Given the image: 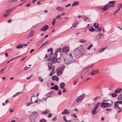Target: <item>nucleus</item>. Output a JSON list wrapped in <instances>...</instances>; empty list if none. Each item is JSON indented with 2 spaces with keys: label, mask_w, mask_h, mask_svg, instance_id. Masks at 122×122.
I'll use <instances>...</instances> for the list:
<instances>
[{
  "label": "nucleus",
  "mask_w": 122,
  "mask_h": 122,
  "mask_svg": "<svg viewBox=\"0 0 122 122\" xmlns=\"http://www.w3.org/2000/svg\"><path fill=\"white\" fill-rule=\"evenodd\" d=\"M56 9L57 11H63L65 10V9L61 6L57 7L56 8Z\"/></svg>",
  "instance_id": "obj_13"
},
{
  "label": "nucleus",
  "mask_w": 122,
  "mask_h": 122,
  "mask_svg": "<svg viewBox=\"0 0 122 122\" xmlns=\"http://www.w3.org/2000/svg\"><path fill=\"white\" fill-rule=\"evenodd\" d=\"M78 79H77L74 81L73 85H75L76 84L77 82L78 81Z\"/></svg>",
  "instance_id": "obj_41"
},
{
  "label": "nucleus",
  "mask_w": 122,
  "mask_h": 122,
  "mask_svg": "<svg viewBox=\"0 0 122 122\" xmlns=\"http://www.w3.org/2000/svg\"><path fill=\"white\" fill-rule=\"evenodd\" d=\"M110 104L106 102H102L100 104V106L102 108H106L110 107Z\"/></svg>",
  "instance_id": "obj_8"
},
{
  "label": "nucleus",
  "mask_w": 122,
  "mask_h": 122,
  "mask_svg": "<svg viewBox=\"0 0 122 122\" xmlns=\"http://www.w3.org/2000/svg\"><path fill=\"white\" fill-rule=\"evenodd\" d=\"M51 89H54L55 90L57 91L58 89V86L55 85L54 87H51Z\"/></svg>",
  "instance_id": "obj_19"
},
{
  "label": "nucleus",
  "mask_w": 122,
  "mask_h": 122,
  "mask_svg": "<svg viewBox=\"0 0 122 122\" xmlns=\"http://www.w3.org/2000/svg\"><path fill=\"white\" fill-rule=\"evenodd\" d=\"M106 110L107 111H112V110L111 109L107 108V109H106Z\"/></svg>",
  "instance_id": "obj_53"
},
{
  "label": "nucleus",
  "mask_w": 122,
  "mask_h": 122,
  "mask_svg": "<svg viewBox=\"0 0 122 122\" xmlns=\"http://www.w3.org/2000/svg\"><path fill=\"white\" fill-rule=\"evenodd\" d=\"M35 31L34 30L31 31L29 33L27 34V37L28 38H29L34 35Z\"/></svg>",
  "instance_id": "obj_10"
},
{
  "label": "nucleus",
  "mask_w": 122,
  "mask_h": 122,
  "mask_svg": "<svg viewBox=\"0 0 122 122\" xmlns=\"http://www.w3.org/2000/svg\"><path fill=\"white\" fill-rule=\"evenodd\" d=\"M110 6L109 5L107 4V5L104 6V7L102 8L101 9L104 11H106L108 10L109 8H110L109 7Z\"/></svg>",
  "instance_id": "obj_11"
},
{
  "label": "nucleus",
  "mask_w": 122,
  "mask_h": 122,
  "mask_svg": "<svg viewBox=\"0 0 122 122\" xmlns=\"http://www.w3.org/2000/svg\"><path fill=\"white\" fill-rule=\"evenodd\" d=\"M70 58V59H69V64L73 63L75 61V60L73 58Z\"/></svg>",
  "instance_id": "obj_25"
},
{
  "label": "nucleus",
  "mask_w": 122,
  "mask_h": 122,
  "mask_svg": "<svg viewBox=\"0 0 122 122\" xmlns=\"http://www.w3.org/2000/svg\"><path fill=\"white\" fill-rule=\"evenodd\" d=\"M63 119L64 120V121L66 122H67L68 121H67V120L66 119V116L65 115H64L63 117Z\"/></svg>",
  "instance_id": "obj_43"
},
{
  "label": "nucleus",
  "mask_w": 122,
  "mask_h": 122,
  "mask_svg": "<svg viewBox=\"0 0 122 122\" xmlns=\"http://www.w3.org/2000/svg\"><path fill=\"white\" fill-rule=\"evenodd\" d=\"M73 52H76L75 56H76L77 57H79L85 53L84 49L81 46L76 48Z\"/></svg>",
  "instance_id": "obj_2"
},
{
  "label": "nucleus",
  "mask_w": 122,
  "mask_h": 122,
  "mask_svg": "<svg viewBox=\"0 0 122 122\" xmlns=\"http://www.w3.org/2000/svg\"><path fill=\"white\" fill-rule=\"evenodd\" d=\"M98 71L97 70H94L92 71L91 73L92 75H94L95 74L98 72Z\"/></svg>",
  "instance_id": "obj_23"
},
{
  "label": "nucleus",
  "mask_w": 122,
  "mask_h": 122,
  "mask_svg": "<svg viewBox=\"0 0 122 122\" xmlns=\"http://www.w3.org/2000/svg\"><path fill=\"white\" fill-rule=\"evenodd\" d=\"M52 79L53 80L56 81H59L58 77L56 76H53L52 77Z\"/></svg>",
  "instance_id": "obj_16"
},
{
  "label": "nucleus",
  "mask_w": 122,
  "mask_h": 122,
  "mask_svg": "<svg viewBox=\"0 0 122 122\" xmlns=\"http://www.w3.org/2000/svg\"><path fill=\"white\" fill-rule=\"evenodd\" d=\"M115 108L118 110L119 109L122 108V101H121L115 102L114 103Z\"/></svg>",
  "instance_id": "obj_5"
},
{
  "label": "nucleus",
  "mask_w": 122,
  "mask_h": 122,
  "mask_svg": "<svg viewBox=\"0 0 122 122\" xmlns=\"http://www.w3.org/2000/svg\"><path fill=\"white\" fill-rule=\"evenodd\" d=\"M5 68H4L2 70H1L0 71V74H1L2 73L3 71H4V70H5Z\"/></svg>",
  "instance_id": "obj_56"
},
{
  "label": "nucleus",
  "mask_w": 122,
  "mask_h": 122,
  "mask_svg": "<svg viewBox=\"0 0 122 122\" xmlns=\"http://www.w3.org/2000/svg\"><path fill=\"white\" fill-rule=\"evenodd\" d=\"M55 72L53 71H52L49 74V75L50 76H51Z\"/></svg>",
  "instance_id": "obj_48"
},
{
  "label": "nucleus",
  "mask_w": 122,
  "mask_h": 122,
  "mask_svg": "<svg viewBox=\"0 0 122 122\" xmlns=\"http://www.w3.org/2000/svg\"><path fill=\"white\" fill-rule=\"evenodd\" d=\"M39 80L41 81V82H43L44 81V79L42 78L41 76H39L38 78Z\"/></svg>",
  "instance_id": "obj_35"
},
{
  "label": "nucleus",
  "mask_w": 122,
  "mask_h": 122,
  "mask_svg": "<svg viewBox=\"0 0 122 122\" xmlns=\"http://www.w3.org/2000/svg\"><path fill=\"white\" fill-rule=\"evenodd\" d=\"M93 26L96 28H98V24L97 23H95L93 24Z\"/></svg>",
  "instance_id": "obj_28"
},
{
  "label": "nucleus",
  "mask_w": 122,
  "mask_h": 122,
  "mask_svg": "<svg viewBox=\"0 0 122 122\" xmlns=\"http://www.w3.org/2000/svg\"><path fill=\"white\" fill-rule=\"evenodd\" d=\"M89 18L88 17H87L86 16H84L83 19L84 20H86L87 19H89Z\"/></svg>",
  "instance_id": "obj_47"
},
{
  "label": "nucleus",
  "mask_w": 122,
  "mask_h": 122,
  "mask_svg": "<svg viewBox=\"0 0 122 122\" xmlns=\"http://www.w3.org/2000/svg\"><path fill=\"white\" fill-rule=\"evenodd\" d=\"M41 1H40V0L39 1H37V4L38 5H40L41 4Z\"/></svg>",
  "instance_id": "obj_60"
},
{
  "label": "nucleus",
  "mask_w": 122,
  "mask_h": 122,
  "mask_svg": "<svg viewBox=\"0 0 122 122\" xmlns=\"http://www.w3.org/2000/svg\"><path fill=\"white\" fill-rule=\"evenodd\" d=\"M69 113V111L67 109H65L61 112L62 114H68Z\"/></svg>",
  "instance_id": "obj_20"
},
{
  "label": "nucleus",
  "mask_w": 122,
  "mask_h": 122,
  "mask_svg": "<svg viewBox=\"0 0 122 122\" xmlns=\"http://www.w3.org/2000/svg\"><path fill=\"white\" fill-rule=\"evenodd\" d=\"M52 115V114L51 113H50L48 114L47 117L49 118L51 117Z\"/></svg>",
  "instance_id": "obj_46"
},
{
  "label": "nucleus",
  "mask_w": 122,
  "mask_h": 122,
  "mask_svg": "<svg viewBox=\"0 0 122 122\" xmlns=\"http://www.w3.org/2000/svg\"><path fill=\"white\" fill-rule=\"evenodd\" d=\"M28 69V67L25 66L24 68V70H26Z\"/></svg>",
  "instance_id": "obj_63"
},
{
  "label": "nucleus",
  "mask_w": 122,
  "mask_h": 122,
  "mask_svg": "<svg viewBox=\"0 0 122 122\" xmlns=\"http://www.w3.org/2000/svg\"><path fill=\"white\" fill-rule=\"evenodd\" d=\"M14 111V110L12 109H10V112H13Z\"/></svg>",
  "instance_id": "obj_64"
},
{
  "label": "nucleus",
  "mask_w": 122,
  "mask_h": 122,
  "mask_svg": "<svg viewBox=\"0 0 122 122\" xmlns=\"http://www.w3.org/2000/svg\"><path fill=\"white\" fill-rule=\"evenodd\" d=\"M100 97V96H97L96 97H95L94 99H93V101H94L96 100L98 98Z\"/></svg>",
  "instance_id": "obj_45"
},
{
  "label": "nucleus",
  "mask_w": 122,
  "mask_h": 122,
  "mask_svg": "<svg viewBox=\"0 0 122 122\" xmlns=\"http://www.w3.org/2000/svg\"><path fill=\"white\" fill-rule=\"evenodd\" d=\"M31 5V4H27L26 5V6L27 7H29V6H30Z\"/></svg>",
  "instance_id": "obj_61"
},
{
  "label": "nucleus",
  "mask_w": 122,
  "mask_h": 122,
  "mask_svg": "<svg viewBox=\"0 0 122 122\" xmlns=\"http://www.w3.org/2000/svg\"><path fill=\"white\" fill-rule=\"evenodd\" d=\"M98 29L97 30V31H100V32H101L102 31V29L101 28H100V27L98 28Z\"/></svg>",
  "instance_id": "obj_52"
},
{
  "label": "nucleus",
  "mask_w": 122,
  "mask_h": 122,
  "mask_svg": "<svg viewBox=\"0 0 122 122\" xmlns=\"http://www.w3.org/2000/svg\"><path fill=\"white\" fill-rule=\"evenodd\" d=\"M58 93L59 95H61L62 94L61 91L60 90H59L58 91Z\"/></svg>",
  "instance_id": "obj_51"
},
{
  "label": "nucleus",
  "mask_w": 122,
  "mask_h": 122,
  "mask_svg": "<svg viewBox=\"0 0 122 122\" xmlns=\"http://www.w3.org/2000/svg\"><path fill=\"white\" fill-rule=\"evenodd\" d=\"M49 111L47 109H46V111L42 112H41V113L43 115H46L48 113H49Z\"/></svg>",
  "instance_id": "obj_26"
},
{
  "label": "nucleus",
  "mask_w": 122,
  "mask_h": 122,
  "mask_svg": "<svg viewBox=\"0 0 122 122\" xmlns=\"http://www.w3.org/2000/svg\"><path fill=\"white\" fill-rule=\"evenodd\" d=\"M108 102L107 103H108L110 104V107H111L113 105V104H112V101L110 100H108Z\"/></svg>",
  "instance_id": "obj_31"
},
{
  "label": "nucleus",
  "mask_w": 122,
  "mask_h": 122,
  "mask_svg": "<svg viewBox=\"0 0 122 122\" xmlns=\"http://www.w3.org/2000/svg\"><path fill=\"white\" fill-rule=\"evenodd\" d=\"M61 14L60 15H57L56 17V18H59V17H61Z\"/></svg>",
  "instance_id": "obj_57"
},
{
  "label": "nucleus",
  "mask_w": 122,
  "mask_h": 122,
  "mask_svg": "<svg viewBox=\"0 0 122 122\" xmlns=\"http://www.w3.org/2000/svg\"><path fill=\"white\" fill-rule=\"evenodd\" d=\"M56 73L58 76H60L62 73L63 71L60 67H58L56 69Z\"/></svg>",
  "instance_id": "obj_9"
},
{
  "label": "nucleus",
  "mask_w": 122,
  "mask_h": 122,
  "mask_svg": "<svg viewBox=\"0 0 122 122\" xmlns=\"http://www.w3.org/2000/svg\"><path fill=\"white\" fill-rule=\"evenodd\" d=\"M85 95L83 94L78 97L76 99V101L77 103H78L80 101V102L85 97Z\"/></svg>",
  "instance_id": "obj_7"
},
{
  "label": "nucleus",
  "mask_w": 122,
  "mask_h": 122,
  "mask_svg": "<svg viewBox=\"0 0 122 122\" xmlns=\"http://www.w3.org/2000/svg\"><path fill=\"white\" fill-rule=\"evenodd\" d=\"M121 90L122 88H118L117 90H115L114 92L116 93H119L121 92Z\"/></svg>",
  "instance_id": "obj_22"
},
{
  "label": "nucleus",
  "mask_w": 122,
  "mask_h": 122,
  "mask_svg": "<svg viewBox=\"0 0 122 122\" xmlns=\"http://www.w3.org/2000/svg\"><path fill=\"white\" fill-rule=\"evenodd\" d=\"M68 51L69 49L68 47H64L62 49H61L60 48L56 49V52H59V53H60L61 54V52H63L64 53H66Z\"/></svg>",
  "instance_id": "obj_4"
},
{
  "label": "nucleus",
  "mask_w": 122,
  "mask_h": 122,
  "mask_svg": "<svg viewBox=\"0 0 122 122\" xmlns=\"http://www.w3.org/2000/svg\"><path fill=\"white\" fill-rule=\"evenodd\" d=\"M92 46V45L90 44L87 48V49L88 50H90Z\"/></svg>",
  "instance_id": "obj_38"
},
{
  "label": "nucleus",
  "mask_w": 122,
  "mask_h": 122,
  "mask_svg": "<svg viewBox=\"0 0 122 122\" xmlns=\"http://www.w3.org/2000/svg\"><path fill=\"white\" fill-rule=\"evenodd\" d=\"M47 51L48 52H49L50 51H51L50 54V55H51H51L53 53V50L51 48H49L47 50Z\"/></svg>",
  "instance_id": "obj_30"
},
{
  "label": "nucleus",
  "mask_w": 122,
  "mask_h": 122,
  "mask_svg": "<svg viewBox=\"0 0 122 122\" xmlns=\"http://www.w3.org/2000/svg\"><path fill=\"white\" fill-rule=\"evenodd\" d=\"M23 46L22 45H20L18 46H16V48L17 49H19L20 48H22L23 47Z\"/></svg>",
  "instance_id": "obj_39"
},
{
  "label": "nucleus",
  "mask_w": 122,
  "mask_h": 122,
  "mask_svg": "<svg viewBox=\"0 0 122 122\" xmlns=\"http://www.w3.org/2000/svg\"><path fill=\"white\" fill-rule=\"evenodd\" d=\"M106 47L104 48H102L100 49L99 51V53H101L103 51H104L106 49Z\"/></svg>",
  "instance_id": "obj_29"
},
{
  "label": "nucleus",
  "mask_w": 122,
  "mask_h": 122,
  "mask_svg": "<svg viewBox=\"0 0 122 122\" xmlns=\"http://www.w3.org/2000/svg\"><path fill=\"white\" fill-rule=\"evenodd\" d=\"M86 42L85 40H84L83 39H81L79 41V42L81 43H85Z\"/></svg>",
  "instance_id": "obj_42"
},
{
  "label": "nucleus",
  "mask_w": 122,
  "mask_h": 122,
  "mask_svg": "<svg viewBox=\"0 0 122 122\" xmlns=\"http://www.w3.org/2000/svg\"><path fill=\"white\" fill-rule=\"evenodd\" d=\"M12 21V20L10 19L9 20H8V23H10Z\"/></svg>",
  "instance_id": "obj_62"
},
{
  "label": "nucleus",
  "mask_w": 122,
  "mask_h": 122,
  "mask_svg": "<svg viewBox=\"0 0 122 122\" xmlns=\"http://www.w3.org/2000/svg\"><path fill=\"white\" fill-rule=\"evenodd\" d=\"M48 41H47L45 42L41 46V47L39 49H40L41 48L43 47L44 46H46L47 45L48 43Z\"/></svg>",
  "instance_id": "obj_24"
},
{
  "label": "nucleus",
  "mask_w": 122,
  "mask_h": 122,
  "mask_svg": "<svg viewBox=\"0 0 122 122\" xmlns=\"http://www.w3.org/2000/svg\"><path fill=\"white\" fill-rule=\"evenodd\" d=\"M56 117H53L52 118V121L53 122L55 121L56 120Z\"/></svg>",
  "instance_id": "obj_50"
},
{
  "label": "nucleus",
  "mask_w": 122,
  "mask_h": 122,
  "mask_svg": "<svg viewBox=\"0 0 122 122\" xmlns=\"http://www.w3.org/2000/svg\"><path fill=\"white\" fill-rule=\"evenodd\" d=\"M88 30L89 31L91 32H93L95 31V29L93 28L92 27H89L88 28Z\"/></svg>",
  "instance_id": "obj_27"
},
{
  "label": "nucleus",
  "mask_w": 122,
  "mask_h": 122,
  "mask_svg": "<svg viewBox=\"0 0 122 122\" xmlns=\"http://www.w3.org/2000/svg\"><path fill=\"white\" fill-rule=\"evenodd\" d=\"M88 69L87 67V68H86L83 71L82 73H85L86 72L88 71Z\"/></svg>",
  "instance_id": "obj_44"
},
{
  "label": "nucleus",
  "mask_w": 122,
  "mask_h": 122,
  "mask_svg": "<svg viewBox=\"0 0 122 122\" xmlns=\"http://www.w3.org/2000/svg\"><path fill=\"white\" fill-rule=\"evenodd\" d=\"M38 114L36 112H34L30 114L29 118L31 121V122H35L36 121V117Z\"/></svg>",
  "instance_id": "obj_3"
},
{
  "label": "nucleus",
  "mask_w": 122,
  "mask_h": 122,
  "mask_svg": "<svg viewBox=\"0 0 122 122\" xmlns=\"http://www.w3.org/2000/svg\"><path fill=\"white\" fill-rule=\"evenodd\" d=\"M21 92H17V93L15 94L14 95H13V96H12V97H14L16 95H17V94H19V93H21Z\"/></svg>",
  "instance_id": "obj_59"
},
{
  "label": "nucleus",
  "mask_w": 122,
  "mask_h": 122,
  "mask_svg": "<svg viewBox=\"0 0 122 122\" xmlns=\"http://www.w3.org/2000/svg\"><path fill=\"white\" fill-rule=\"evenodd\" d=\"M111 95L112 97H115L117 95V94L114 93H111Z\"/></svg>",
  "instance_id": "obj_37"
},
{
  "label": "nucleus",
  "mask_w": 122,
  "mask_h": 122,
  "mask_svg": "<svg viewBox=\"0 0 122 122\" xmlns=\"http://www.w3.org/2000/svg\"><path fill=\"white\" fill-rule=\"evenodd\" d=\"M39 122H46V120L45 119H41Z\"/></svg>",
  "instance_id": "obj_40"
},
{
  "label": "nucleus",
  "mask_w": 122,
  "mask_h": 122,
  "mask_svg": "<svg viewBox=\"0 0 122 122\" xmlns=\"http://www.w3.org/2000/svg\"><path fill=\"white\" fill-rule=\"evenodd\" d=\"M108 100H109L105 99V98H104L103 100V101L105 102H107L108 101Z\"/></svg>",
  "instance_id": "obj_54"
},
{
  "label": "nucleus",
  "mask_w": 122,
  "mask_h": 122,
  "mask_svg": "<svg viewBox=\"0 0 122 122\" xmlns=\"http://www.w3.org/2000/svg\"><path fill=\"white\" fill-rule=\"evenodd\" d=\"M79 3V1H75L73 3L72 5V7H74L78 5Z\"/></svg>",
  "instance_id": "obj_17"
},
{
  "label": "nucleus",
  "mask_w": 122,
  "mask_h": 122,
  "mask_svg": "<svg viewBox=\"0 0 122 122\" xmlns=\"http://www.w3.org/2000/svg\"><path fill=\"white\" fill-rule=\"evenodd\" d=\"M17 0H9L8 1L9 3H11L16 1Z\"/></svg>",
  "instance_id": "obj_34"
},
{
  "label": "nucleus",
  "mask_w": 122,
  "mask_h": 122,
  "mask_svg": "<svg viewBox=\"0 0 122 122\" xmlns=\"http://www.w3.org/2000/svg\"><path fill=\"white\" fill-rule=\"evenodd\" d=\"M115 2L114 1H110L107 4H111V5H109L110 6L109 7L111 8L112 7H113V6L115 4Z\"/></svg>",
  "instance_id": "obj_14"
},
{
  "label": "nucleus",
  "mask_w": 122,
  "mask_h": 122,
  "mask_svg": "<svg viewBox=\"0 0 122 122\" xmlns=\"http://www.w3.org/2000/svg\"><path fill=\"white\" fill-rule=\"evenodd\" d=\"M49 28L48 26L47 25H45L43 27L41 28L40 30L41 31H45Z\"/></svg>",
  "instance_id": "obj_12"
},
{
  "label": "nucleus",
  "mask_w": 122,
  "mask_h": 122,
  "mask_svg": "<svg viewBox=\"0 0 122 122\" xmlns=\"http://www.w3.org/2000/svg\"><path fill=\"white\" fill-rule=\"evenodd\" d=\"M78 22H75L73 24L72 26L71 27V28L72 27H74V28H75L76 27V26L78 25Z\"/></svg>",
  "instance_id": "obj_32"
},
{
  "label": "nucleus",
  "mask_w": 122,
  "mask_h": 122,
  "mask_svg": "<svg viewBox=\"0 0 122 122\" xmlns=\"http://www.w3.org/2000/svg\"><path fill=\"white\" fill-rule=\"evenodd\" d=\"M56 22V20H55L54 19H53V21L52 23V26H53L54 25V23Z\"/></svg>",
  "instance_id": "obj_49"
},
{
  "label": "nucleus",
  "mask_w": 122,
  "mask_h": 122,
  "mask_svg": "<svg viewBox=\"0 0 122 122\" xmlns=\"http://www.w3.org/2000/svg\"><path fill=\"white\" fill-rule=\"evenodd\" d=\"M65 62V65L66 66L69 65V59L66 57L64 59Z\"/></svg>",
  "instance_id": "obj_15"
},
{
  "label": "nucleus",
  "mask_w": 122,
  "mask_h": 122,
  "mask_svg": "<svg viewBox=\"0 0 122 122\" xmlns=\"http://www.w3.org/2000/svg\"><path fill=\"white\" fill-rule=\"evenodd\" d=\"M15 9V8L13 7L12 8L6 10L5 12V14L3 15V17H6L9 15L10 13L12 12Z\"/></svg>",
  "instance_id": "obj_6"
},
{
  "label": "nucleus",
  "mask_w": 122,
  "mask_h": 122,
  "mask_svg": "<svg viewBox=\"0 0 122 122\" xmlns=\"http://www.w3.org/2000/svg\"><path fill=\"white\" fill-rule=\"evenodd\" d=\"M102 35V34H98L97 36V37H99V38L97 40V41H99V39L101 38V36H100V35Z\"/></svg>",
  "instance_id": "obj_33"
},
{
  "label": "nucleus",
  "mask_w": 122,
  "mask_h": 122,
  "mask_svg": "<svg viewBox=\"0 0 122 122\" xmlns=\"http://www.w3.org/2000/svg\"><path fill=\"white\" fill-rule=\"evenodd\" d=\"M61 54L58 52H55V54H54L52 56L51 55H49V58L48 59V61H50L48 63V70L50 71L51 68L53 67L54 65L53 64L57 62V59H59L61 57Z\"/></svg>",
  "instance_id": "obj_1"
},
{
  "label": "nucleus",
  "mask_w": 122,
  "mask_h": 122,
  "mask_svg": "<svg viewBox=\"0 0 122 122\" xmlns=\"http://www.w3.org/2000/svg\"><path fill=\"white\" fill-rule=\"evenodd\" d=\"M93 66V64H92L91 65H90L89 66H88V67H87V68H88V69H89L90 68H91Z\"/></svg>",
  "instance_id": "obj_58"
},
{
  "label": "nucleus",
  "mask_w": 122,
  "mask_h": 122,
  "mask_svg": "<svg viewBox=\"0 0 122 122\" xmlns=\"http://www.w3.org/2000/svg\"><path fill=\"white\" fill-rule=\"evenodd\" d=\"M65 66L64 65H62V66H61V69H62V71H63V70L64 69V68H65Z\"/></svg>",
  "instance_id": "obj_55"
},
{
  "label": "nucleus",
  "mask_w": 122,
  "mask_h": 122,
  "mask_svg": "<svg viewBox=\"0 0 122 122\" xmlns=\"http://www.w3.org/2000/svg\"><path fill=\"white\" fill-rule=\"evenodd\" d=\"M98 107L97 106L95 105V108L93 109L92 111V113L93 115H94L97 112H96V111Z\"/></svg>",
  "instance_id": "obj_18"
},
{
  "label": "nucleus",
  "mask_w": 122,
  "mask_h": 122,
  "mask_svg": "<svg viewBox=\"0 0 122 122\" xmlns=\"http://www.w3.org/2000/svg\"><path fill=\"white\" fill-rule=\"evenodd\" d=\"M122 99V94H120L118 96L117 99L119 100H121Z\"/></svg>",
  "instance_id": "obj_36"
},
{
  "label": "nucleus",
  "mask_w": 122,
  "mask_h": 122,
  "mask_svg": "<svg viewBox=\"0 0 122 122\" xmlns=\"http://www.w3.org/2000/svg\"><path fill=\"white\" fill-rule=\"evenodd\" d=\"M65 86V83L63 82H61L60 84V88L62 89L64 88Z\"/></svg>",
  "instance_id": "obj_21"
}]
</instances>
